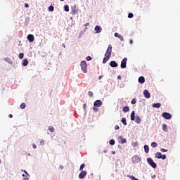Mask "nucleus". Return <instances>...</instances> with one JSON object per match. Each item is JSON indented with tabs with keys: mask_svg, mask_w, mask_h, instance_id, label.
<instances>
[{
	"mask_svg": "<svg viewBox=\"0 0 180 180\" xmlns=\"http://www.w3.org/2000/svg\"><path fill=\"white\" fill-rule=\"evenodd\" d=\"M138 82H139V84H144L146 82V79L144 78V77L141 76L139 77Z\"/></svg>",
	"mask_w": 180,
	"mask_h": 180,
	"instance_id": "4468645a",
	"label": "nucleus"
},
{
	"mask_svg": "<svg viewBox=\"0 0 180 180\" xmlns=\"http://www.w3.org/2000/svg\"><path fill=\"white\" fill-rule=\"evenodd\" d=\"M59 168H60V169H64V166H63V165H60L59 166Z\"/></svg>",
	"mask_w": 180,
	"mask_h": 180,
	"instance_id": "8fccbe9b",
	"label": "nucleus"
},
{
	"mask_svg": "<svg viewBox=\"0 0 180 180\" xmlns=\"http://www.w3.org/2000/svg\"><path fill=\"white\" fill-rule=\"evenodd\" d=\"M143 95L145 98H146V99H150V98H151V94H150V91H148V90L147 89H145L143 91Z\"/></svg>",
	"mask_w": 180,
	"mask_h": 180,
	"instance_id": "6e6552de",
	"label": "nucleus"
},
{
	"mask_svg": "<svg viewBox=\"0 0 180 180\" xmlns=\"http://www.w3.org/2000/svg\"><path fill=\"white\" fill-rule=\"evenodd\" d=\"M118 39H120V40H121V41H124V39L123 38V36H122V35H120L118 37Z\"/></svg>",
	"mask_w": 180,
	"mask_h": 180,
	"instance_id": "e433bc0d",
	"label": "nucleus"
},
{
	"mask_svg": "<svg viewBox=\"0 0 180 180\" xmlns=\"http://www.w3.org/2000/svg\"><path fill=\"white\" fill-rule=\"evenodd\" d=\"M111 56H112V55H110V54H109V53H105V57L107 58H110Z\"/></svg>",
	"mask_w": 180,
	"mask_h": 180,
	"instance_id": "72a5a7b5",
	"label": "nucleus"
},
{
	"mask_svg": "<svg viewBox=\"0 0 180 180\" xmlns=\"http://www.w3.org/2000/svg\"><path fill=\"white\" fill-rule=\"evenodd\" d=\"M166 158H167V155H161V158L160 159L165 160Z\"/></svg>",
	"mask_w": 180,
	"mask_h": 180,
	"instance_id": "79ce46f5",
	"label": "nucleus"
},
{
	"mask_svg": "<svg viewBox=\"0 0 180 180\" xmlns=\"http://www.w3.org/2000/svg\"><path fill=\"white\" fill-rule=\"evenodd\" d=\"M22 176H23L24 178H27V177L29 176V175H27V174L25 175V174H22Z\"/></svg>",
	"mask_w": 180,
	"mask_h": 180,
	"instance_id": "603ef678",
	"label": "nucleus"
},
{
	"mask_svg": "<svg viewBox=\"0 0 180 180\" xmlns=\"http://www.w3.org/2000/svg\"><path fill=\"white\" fill-rule=\"evenodd\" d=\"M23 180H29V177H24Z\"/></svg>",
	"mask_w": 180,
	"mask_h": 180,
	"instance_id": "6e6d98bb",
	"label": "nucleus"
},
{
	"mask_svg": "<svg viewBox=\"0 0 180 180\" xmlns=\"http://www.w3.org/2000/svg\"><path fill=\"white\" fill-rule=\"evenodd\" d=\"M141 161V158H140V157H139V155H135L132 157L131 162L134 164H139V162H140Z\"/></svg>",
	"mask_w": 180,
	"mask_h": 180,
	"instance_id": "20e7f679",
	"label": "nucleus"
},
{
	"mask_svg": "<svg viewBox=\"0 0 180 180\" xmlns=\"http://www.w3.org/2000/svg\"><path fill=\"white\" fill-rule=\"evenodd\" d=\"M134 180H139V179L135 177V179Z\"/></svg>",
	"mask_w": 180,
	"mask_h": 180,
	"instance_id": "338daca9",
	"label": "nucleus"
},
{
	"mask_svg": "<svg viewBox=\"0 0 180 180\" xmlns=\"http://www.w3.org/2000/svg\"><path fill=\"white\" fill-rule=\"evenodd\" d=\"M153 108H156V109H160V108H161V103H153L152 105Z\"/></svg>",
	"mask_w": 180,
	"mask_h": 180,
	"instance_id": "f3484780",
	"label": "nucleus"
},
{
	"mask_svg": "<svg viewBox=\"0 0 180 180\" xmlns=\"http://www.w3.org/2000/svg\"><path fill=\"white\" fill-rule=\"evenodd\" d=\"M160 151H161L162 153H167V152H168V150L165 149V148H161V149H160Z\"/></svg>",
	"mask_w": 180,
	"mask_h": 180,
	"instance_id": "4c0bfd02",
	"label": "nucleus"
},
{
	"mask_svg": "<svg viewBox=\"0 0 180 180\" xmlns=\"http://www.w3.org/2000/svg\"><path fill=\"white\" fill-rule=\"evenodd\" d=\"M25 6L26 8H29V4H25Z\"/></svg>",
	"mask_w": 180,
	"mask_h": 180,
	"instance_id": "4d7b16f0",
	"label": "nucleus"
},
{
	"mask_svg": "<svg viewBox=\"0 0 180 180\" xmlns=\"http://www.w3.org/2000/svg\"><path fill=\"white\" fill-rule=\"evenodd\" d=\"M84 26H89V22H86Z\"/></svg>",
	"mask_w": 180,
	"mask_h": 180,
	"instance_id": "680f3d73",
	"label": "nucleus"
},
{
	"mask_svg": "<svg viewBox=\"0 0 180 180\" xmlns=\"http://www.w3.org/2000/svg\"><path fill=\"white\" fill-rule=\"evenodd\" d=\"M104 153H107L106 150H104Z\"/></svg>",
	"mask_w": 180,
	"mask_h": 180,
	"instance_id": "774afa93",
	"label": "nucleus"
},
{
	"mask_svg": "<svg viewBox=\"0 0 180 180\" xmlns=\"http://www.w3.org/2000/svg\"><path fill=\"white\" fill-rule=\"evenodd\" d=\"M39 143H40V145L41 146H44V140H41L40 141H39Z\"/></svg>",
	"mask_w": 180,
	"mask_h": 180,
	"instance_id": "37998d69",
	"label": "nucleus"
},
{
	"mask_svg": "<svg viewBox=\"0 0 180 180\" xmlns=\"http://www.w3.org/2000/svg\"><path fill=\"white\" fill-rule=\"evenodd\" d=\"M94 30L96 33H101V32H102V27H101V26L99 25H96L94 27Z\"/></svg>",
	"mask_w": 180,
	"mask_h": 180,
	"instance_id": "f8f14e48",
	"label": "nucleus"
},
{
	"mask_svg": "<svg viewBox=\"0 0 180 180\" xmlns=\"http://www.w3.org/2000/svg\"><path fill=\"white\" fill-rule=\"evenodd\" d=\"M117 79H122V76L118 75V76H117Z\"/></svg>",
	"mask_w": 180,
	"mask_h": 180,
	"instance_id": "864d4df0",
	"label": "nucleus"
},
{
	"mask_svg": "<svg viewBox=\"0 0 180 180\" xmlns=\"http://www.w3.org/2000/svg\"><path fill=\"white\" fill-rule=\"evenodd\" d=\"M162 130H163V131H165L166 133L168 131V127L167 126V124H162Z\"/></svg>",
	"mask_w": 180,
	"mask_h": 180,
	"instance_id": "412c9836",
	"label": "nucleus"
},
{
	"mask_svg": "<svg viewBox=\"0 0 180 180\" xmlns=\"http://www.w3.org/2000/svg\"><path fill=\"white\" fill-rule=\"evenodd\" d=\"M84 168H85V164L83 163L80 165L79 171H82V169H84Z\"/></svg>",
	"mask_w": 180,
	"mask_h": 180,
	"instance_id": "2f4dec72",
	"label": "nucleus"
},
{
	"mask_svg": "<svg viewBox=\"0 0 180 180\" xmlns=\"http://www.w3.org/2000/svg\"><path fill=\"white\" fill-rule=\"evenodd\" d=\"M115 141H114V139H111L109 141L110 146H115Z\"/></svg>",
	"mask_w": 180,
	"mask_h": 180,
	"instance_id": "c756f323",
	"label": "nucleus"
},
{
	"mask_svg": "<svg viewBox=\"0 0 180 180\" xmlns=\"http://www.w3.org/2000/svg\"><path fill=\"white\" fill-rule=\"evenodd\" d=\"M151 147H153V148H155L156 147H158V144H157L156 142H152Z\"/></svg>",
	"mask_w": 180,
	"mask_h": 180,
	"instance_id": "a878e982",
	"label": "nucleus"
},
{
	"mask_svg": "<svg viewBox=\"0 0 180 180\" xmlns=\"http://www.w3.org/2000/svg\"><path fill=\"white\" fill-rule=\"evenodd\" d=\"M103 103L102 101L101 100H96L94 103V106H96V108H101V106H102Z\"/></svg>",
	"mask_w": 180,
	"mask_h": 180,
	"instance_id": "0eeeda50",
	"label": "nucleus"
},
{
	"mask_svg": "<svg viewBox=\"0 0 180 180\" xmlns=\"http://www.w3.org/2000/svg\"><path fill=\"white\" fill-rule=\"evenodd\" d=\"M62 46L64 47V49H65V44H63Z\"/></svg>",
	"mask_w": 180,
	"mask_h": 180,
	"instance_id": "e2e57ef3",
	"label": "nucleus"
},
{
	"mask_svg": "<svg viewBox=\"0 0 180 180\" xmlns=\"http://www.w3.org/2000/svg\"><path fill=\"white\" fill-rule=\"evenodd\" d=\"M49 130L51 133H54V131H56V129H54V127H53V126H49Z\"/></svg>",
	"mask_w": 180,
	"mask_h": 180,
	"instance_id": "5701e85b",
	"label": "nucleus"
},
{
	"mask_svg": "<svg viewBox=\"0 0 180 180\" xmlns=\"http://www.w3.org/2000/svg\"><path fill=\"white\" fill-rule=\"evenodd\" d=\"M109 61V58L104 57L103 59V64H106Z\"/></svg>",
	"mask_w": 180,
	"mask_h": 180,
	"instance_id": "bb28decb",
	"label": "nucleus"
},
{
	"mask_svg": "<svg viewBox=\"0 0 180 180\" xmlns=\"http://www.w3.org/2000/svg\"><path fill=\"white\" fill-rule=\"evenodd\" d=\"M80 67H81V70L84 72V74H86L88 72V70L86 69L88 67V65L86 64V60H82L81 62Z\"/></svg>",
	"mask_w": 180,
	"mask_h": 180,
	"instance_id": "f03ea898",
	"label": "nucleus"
},
{
	"mask_svg": "<svg viewBox=\"0 0 180 180\" xmlns=\"http://www.w3.org/2000/svg\"><path fill=\"white\" fill-rule=\"evenodd\" d=\"M18 57H19L20 60H22L23 58V57H25V54L23 53H20L19 54Z\"/></svg>",
	"mask_w": 180,
	"mask_h": 180,
	"instance_id": "7c9ffc66",
	"label": "nucleus"
},
{
	"mask_svg": "<svg viewBox=\"0 0 180 180\" xmlns=\"http://www.w3.org/2000/svg\"><path fill=\"white\" fill-rule=\"evenodd\" d=\"M162 117L166 119V120H169V119L172 118V115L169 112H165L162 114Z\"/></svg>",
	"mask_w": 180,
	"mask_h": 180,
	"instance_id": "39448f33",
	"label": "nucleus"
},
{
	"mask_svg": "<svg viewBox=\"0 0 180 180\" xmlns=\"http://www.w3.org/2000/svg\"><path fill=\"white\" fill-rule=\"evenodd\" d=\"M127 64V58H124L121 61V68H126Z\"/></svg>",
	"mask_w": 180,
	"mask_h": 180,
	"instance_id": "423d86ee",
	"label": "nucleus"
},
{
	"mask_svg": "<svg viewBox=\"0 0 180 180\" xmlns=\"http://www.w3.org/2000/svg\"><path fill=\"white\" fill-rule=\"evenodd\" d=\"M8 117L12 119V117H13V115H12V114H9Z\"/></svg>",
	"mask_w": 180,
	"mask_h": 180,
	"instance_id": "5fc2aeb1",
	"label": "nucleus"
},
{
	"mask_svg": "<svg viewBox=\"0 0 180 180\" xmlns=\"http://www.w3.org/2000/svg\"><path fill=\"white\" fill-rule=\"evenodd\" d=\"M20 109H25L26 108V103H22L20 105Z\"/></svg>",
	"mask_w": 180,
	"mask_h": 180,
	"instance_id": "c85d7f7f",
	"label": "nucleus"
},
{
	"mask_svg": "<svg viewBox=\"0 0 180 180\" xmlns=\"http://www.w3.org/2000/svg\"><path fill=\"white\" fill-rule=\"evenodd\" d=\"M147 162L149 164V165H150V167H152V168H157V163H155L151 158H147Z\"/></svg>",
	"mask_w": 180,
	"mask_h": 180,
	"instance_id": "7ed1b4c3",
	"label": "nucleus"
},
{
	"mask_svg": "<svg viewBox=\"0 0 180 180\" xmlns=\"http://www.w3.org/2000/svg\"><path fill=\"white\" fill-rule=\"evenodd\" d=\"M127 178H130V179L134 180L136 177L134 176L127 175Z\"/></svg>",
	"mask_w": 180,
	"mask_h": 180,
	"instance_id": "f704fd0d",
	"label": "nucleus"
},
{
	"mask_svg": "<svg viewBox=\"0 0 180 180\" xmlns=\"http://www.w3.org/2000/svg\"><path fill=\"white\" fill-rule=\"evenodd\" d=\"M98 79H102V76H99Z\"/></svg>",
	"mask_w": 180,
	"mask_h": 180,
	"instance_id": "69168bd1",
	"label": "nucleus"
},
{
	"mask_svg": "<svg viewBox=\"0 0 180 180\" xmlns=\"http://www.w3.org/2000/svg\"><path fill=\"white\" fill-rule=\"evenodd\" d=\"M8 64H13V62H12V60L8 61Z\"/></svg>",
	"mask_w": 180,
	"mask_h": 180,
	"instance_id": "052dcab7",
	"label": "nucleus"
},
{
	"mask_svg": "<svg viewBox=\"0 0 180 180\" xmlns=\"http://www.w3.org/2000/svg\"><path fill=\"white\" fill-rule=\"evenodd\" d=\"M162 154L160 152H158L155 154V158H158V160H161V155Z\"/></svg>",
	"mask_w": 180,
	"mask_h": 180,
	"instance_id": "aec40b11",
	"label": "nucleus"
},
{
	"mask_svg": "<svg viewBox=\"0 0 180 180\" xmlns=\"http://www.w3.org/2000/svg\"><path fill=\"white\" fill-rule=\"evenodd\" d=\"M71 11H72V15H77V13H78V12H77V6L76 5H73L71 7Z\"/></svg>",
	"mask_w": 180,
	"mask_h": 180,
	"instance_id": "9b49d317",
	"label": "nucleus"
},
{
	"mask_svg": "<svg viewBox=\"0 0 180 180\" xmlns=\"http://www.w3.org/2000/svg\"><path fill=\"white\" fill-rule=\"evenodd\" d=\"M27 39L30 41V43H33V41H34V35L30 34L27 35Z\"/></svg>",
	"mask_w": 180,
	"mask_h": 180,
	"instance_id": "1a4fd4ad",
	"label": "nucleus"
},
{
	"mask_svg": "<svg viewBox=\"0 0 180 180\" xmlns=\"http://www.w3.org/2000/svg\"><path fill=\"white\" fill-rule=\"evenodd\" d=\"M139 146V142L136 141L133 143L134 147H137Z\"/></svg>",
	"mask_w": 180,
	"mask_h": 180,
	"instance_id": "a19ab883",
	"label": "nucleus"
},
{
	"mask_svg": "<svg viewBox=\"0 0 180 180\" xmlns=\"http://www.w3.org/2000/svg\"><path fill=\"white\" fill-rule=\"evenodd\" d=\"M121 122L122 123V124H124V126H127V122L126 121V118H122L121 120Z\"/></svg>",
	"mask_w": 180,
	"mask_h": 180,
	"instance_id": "b1692460",
	"label": "nucleus"
},
{
	"mask_svg": "<svg viewBox=\"0 0 180 180\" xmlns=\"http://www.w3.org/2000/svg\"><path fill=\"white\" fill-rule=\"evenodd\" d=\"M156 176H157L153 175V176H152V179H155Z\"/></svg>",
	"mask_w": 180,
	"mask_h": 180,
	"instance_id": "bf43d9fd",
	"label": "nucleus"
},
{
	"mask_svg": "<svg viewBox=\"0 0 180 180\" xmlns=\"http://www.w3.org/2000/svg\"><path fill=\"white\" fill-rule=\"evenodd\" d=\"M22 172H25L26 174V175H28V176H30V175H29V173H27V172L26 170H22Z\"/></svg>",
	"mask_w": 180,
	"mask_h": 180,
	"instance_id": "09e8293b",
	"label": "nucleus"
},
{
	"mask_svg": "<svg viewBox=\"0 0 180 180\" xmlns=\"http://www.w3.org/2000/svg\"><path fill=\"white\" fill-rule=\"evenodd\" d=\"M114 36H115V37H118V38H119V37L120 36V34L119 33H117V32H115V33L114 34Z\"/></svg>",
	"mask_w": 180,
	"mask_h": 180,
	"instance_id": "a18cd8bd",
	"label": "nucleus"
},
{
	"mask_svg": "<svg viewBox=\"0 0 180 180\" xmlns=\"http://www.w3.org/2000/svg\"><path fill=\"white\" fill-rule=\"evenodd\" d=\"M49 12H53L54 11V6H50L49 8H48Z\"/></svg>",
	"mask_w": 180,
	"mask_h": 180,
	"instance_id": "cd10ccee",
	"label": "nucleus"
},
{
	"mask_svg": "<svg viewBox=\"0 0 180 180\" xmlns=\"http://www.w3.org/2000/svg\"><path fill=\"white\" fill-rule=\"evenodd\" d=\"M143 148L146 154H148V153H150V147H148V145H144Z\"/></svg>",
	"mask_w": 180,
	"mask_h": 180,
	"instance_id": "a211bd4d",
	"label": "nucleus"
},
{
	"mask_svg": "<svg viewBox=\"0 0 180 180\" xmlns=\"http://www.w3.org/2000/svg\"><path fill=\"white\" fill-rule=\"evenodd\" d=\"M83 109L85 110V109H86V104H84L83 105Z\"/></svg>",
	"mask_w": 180,
	"mask_h": 180,
	"instance_id": "3c124183",
	"label": "nucleus"
},
{
	"mask_svg": "<svg viewBox=\"0 0 180 180\" xmlns=\"http://www.w3.org/2000/svg\"><path fill=\"white\" fill-rule=\"evenodd\" d=\"M133 16H134V15H133L132 13H129L128 14V18H129V19H131V18H133Z\"/></svg>",
	"mask_w": 180,
	"mask_h": 180,
	"instance_id": "c9c22d12",
	"label": "nucleus"
},
{
	"mask_svg": "<svg viewBox=\"0 0 180 180\" xmlns=\"http://www.w3.org/2000/svg\"><path fill=\"white\" fill-rule=\"evenodd\" d=\"M131 105H136V98H132V100L131 101Z\"/></svg>",
	"mask_w": 180,
	"mask_h": 180,
	"instance_id": "473e14b6",
	"label": "nucleus"
},
{
	"mask_svg": "<svg viewBox=\"0 0 180 180\" xmlns=\"http://www.w3.org/2000/svg\"><path fill=\"white\" fill-rule=\"evenodd\" d=\"M86 61H91V60H92V57H91V56H87V57L86 58Z\"/></svg>",
	"mask_w": 180,
	"mask_h": 180,
	"instance_id": "58836bf2",
	"label": "nucleus"
},
{
	"mask_svg": "<svg viewBox=\"0 0 180 180\" xmlns=\"http://www.w3.org/2000/svg\"><path fill=\"white\" fill-rule=\"evenodd\" d=\"M129 43H130L131 44H133V39H130V40H129Z\"/></svg>",
	"mask_w": 180,
	"mask_h": 180,
	"instance_id": "13d9d810",
	"label": "nucleus"
},
{
	"mask_svg": "<svg viewBox=\"0 0 180 180\" xmlns=\"http://www.w3.org/2000/svg\"><path fill=\"white\" fill-rule=\"evenodd\" d=\"M86 176V171H82L79 174V179H84Z\"/></svg>",
	"mask_w": 180,
	"mask_h": 180,
	"instance_id": "9d476101",
	"label": "nucleus"
},
{
	"mask_svg": "<svg viewBox=\"0 0 180 180\" xmlns=\"http://www.w3.org/2000/svg\"><path fill=\"white\" fill-rule=\"evenodd\" d=\"M93 110H94V112H98V108H96V106L94 105L93 107Z\"/></svg>",
	"mask_w": 180,
	"mask_h": 180,
	"instance_id": "ea45409f",
	"label": "nucleus"
},
{
	"mask_svg": "<svg viewBox=\"0 0 180 180\" xmlns=\"http://www.w3.org/2000/svg\"><path fill=\"white\" fill-rule=\"evenodd\" d=\"M119 139L121 140V144H126V143H127V140L126 139H123L122 136H120Z\"/></svg>",
	"mask_w": 180,
	"mask_h": 180,
	"instance_id": "6ab92c4d",
	"label": "nucleus"
},
{
	"mask_svg": "<svg viewBox=\"0 0 180 180\" xmlns=\"http://www.w3.org/2000/svg\"><path fill=\"white\" fill-rule=\"evenodd\" d=\"M130 110V108H129V106H124L122 108V111L123 112H127Z\"/></svg>",
	"mask_w": 180,
	"mask_h": 180,
	"instance_id": "4be33fe9",
	"label": "nucleus"
},
{
	"mask_svg": "<svg viewBox=\"0 0 180 180\" xmlns=\"http://www.w3.org/2000/svg\"><path fill=\"white\" fill-rule=\"evenodd\" d=\"M119 129H120V127H119V125H115V130H119Z\"/></svg>",
	"mask_w": 180,
	"mask_h": 180,
	"instance_id": "de8ad7c7",
	"label": "nucleus"
},
{
	"mask_svg": "<svg viewBox=\"0 0 180 180\" xmlns=\"http://www.w3.org/2000/svg\"><path fill=\"white\" fill-rule=\"evenodd\" d=\"M110 65L112 67V68H116V67H117V63H116V61L115 60H112L111 62H110Z\"/></svg>",
	"mask_w": 180,
	"mask_h": 180,
	"instance_id": "ddd939ff",
	"label": "nucleus"
},
{
	"mask_svg": "<svg viewBox=\"0 0 180 180\" xmlns=\"http://www.w3.org/2000/svg\"><path fill=\"white\" fill-rule=\"evenodd\" d=\"M88 95H89V96H94V93H92V91H89L88 92Z\"/></svg>",
	"mask_w": 180,
	"mask_h": 180,
	"instance_id": "c03bdc74",
	"label": "nucleus"
},
{
	"mask_svg": "<svg viewBox=\"0 0 180 180\" xmlns=\"http://www.w3.org/2000/svg\"><path fill=\"white\" fill-rule=\"evenodd\" d=\"M32 148H33L34 150H36V148H37V146L36 144L33 143V144H32Z\"/></svg>",
	"mask_w": 180,
	"mask_h": 180,
	"instance_id": "49530a36",
	"label": "nucleus"
},
{
	"mask_svg": "<svg viewBox=\"0 0 180 180\" xmlns=\"http://www.w3.org/2000/svg\"><path fill=\"white\" fill-rule=\"evenodd\" d=\"M64 11L65 12H70V6H68V5H65L64 6Z\"/></svg>",
	"mask_w": 180,
	"mask_h": 180,
	"instance_id": "393cba45",
	"label": "nucleus"
},
{
	"mask_svg": "<svg viewBox=\"0 0 180 180\" xmlns=\"http://www.w3.org/2000/svg\"><path fill=\"white\" fill-rule=\"evenodd\" d=\"M105 53H107L108 54L112 55V44L108 45Z\"/></svg>",
	"mask_w": 180,
	"mask_h": 180,
	"instance_id": "2eb2a0df",
	"label": "nucleus"
},
{
	"mask_svg": "<svg viewBox=\"0 0 180 180\" xmlns=\"http://www.w3.org/2000/svg\"><path fill=\"white\" fill-rule=\"evenodd\" d=\"M112 154L115 155V154H116V152L115 151H112Z\"/></svg>",
	"mask_w": 180,
	"mask_h": 180,
	"instance_id": "0e129e2a",
	"label": "nucleus"
},
{
	"mask_svg": "<svg viewBox=\"0 0 180 180\" xmlns=\"http://www.w3.org/2000/svg\"><path fill=\"white\" fill-rule=\"evenodd\" d=\"M131 120L133 122L135 120L137 124H140V123H141V118L139 115L136 116V112L134 111H132L131 113Z\"/></svg>",
	"mask_w": 180,
	"mask_h": 180,
	"instance_id": "f257e3e1",
	"label": "nucleus"
},
{
	"mask_svg": "<svg viewBox=\"0 0 180 180\" xmlns=\"http://www.w3.org/2000/svg\"><path fill=\"white\" fill-rule=\"evenodd\" d=\"M29 64V60H27V59H23L22 61V65H23V67H27Z\"/></svg>",
	"mask_w": 180,
	"mask_h": 180,
	"instance_id": "dca6fc26",
	"label": "nucleus"
}]
</instances>
